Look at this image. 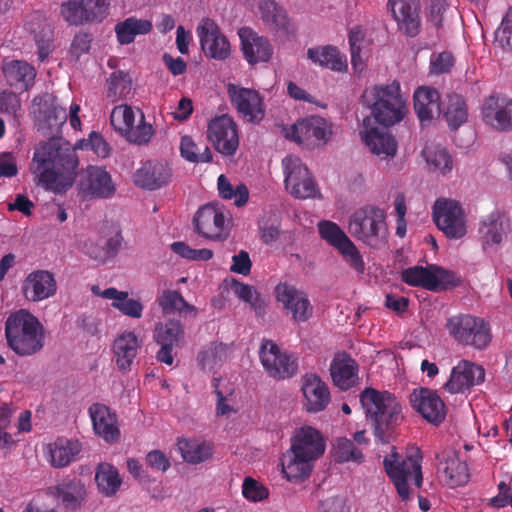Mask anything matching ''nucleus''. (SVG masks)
Instances as JSON below:
<instances>
[{
    "mask_svg": "<svg viewBox=\"0 0 512 512\" xmlns=\"http://www.w3.org/2000/svg\"><path fill=\"white\" fill-rule=\"evenodd\" d=\"M76 149H90L97 156L105 158L110 149L101 134L92 132L89 139L78 141L75 147L62 138H53L36 148L31 171L46 190L64 193L73 184L78 157Z\"/></svg>",
    "mask_w": 512,
    "mask_h": 512,
    "instance_id": "nucleus-1",
    "label": "nucleus"
},
{
    "mask_svg": "<svg viewBox=\"0 0 512 512\" xmlns=\"http://www.w3.org/2000/svg\"><path fill=\"white\" fill-rule=\"evenodd\" d=\"M359 400L375 438L383 444L393 440L404 420L402 405L396 396L388 391L365 388Z\"/></svg>",
    "mask_w": 512,
    "mask_h": 512,
    "instance_id": "nucleus-2",
    "label": "nucleus"
},
{
    "mask_svg": "<svg viewBox=\"0 0 512 512\" xmlns=\"http://www.w3.org/2000/svg\"><path fill=\"white\" fill-rule=\"evenodd\" d=\"M8 346L19 356H31L42 350L44 329L36 316L25 309L9 315L5 323Z\"/></svg>",
    "mask_w": 512,
    "mask_h": 512,
    "instance_id": "nucleus-3",
    "label": "nucleus"
},
{
    "mask_svg": "<svg viewBox=\"0 0 512 512\" xmlns=\"http://www.w3.org/2000/svg\"><path fill=\"white\" fill-rule=\"evenodd\" d=\"M363 101L370 108L375 121L384 127L401 122L407 113L406 101L396 81L366 89Z\"/></svg>",
    "mask_w": 512,
    "mask_h": 512,
    "instance_id": "nucleus-4",
    "label": "nucleus"
},
{
    "mask_svg": "<svg viewBox=\"0 0 512 512\" xmlns=\"http://www.w3.org/2000/svg\"><path fill=\"white\" fill-rule=\"evenodd\" d=\"M421 459L420 449L412 448L406 460L401 459V456L394 452L383 460L385 471L393 481L397 493L403 500H407L410 496L407 481L411 476H413L416 486L420 487L422 484Z\"/></svg>",
    "mask_w": 512,
    "mask_h": 512,
    "instance_id": "nucleus-5",
    "label": "nucleus"
},
{
    "mask_svg": "<svg viewBox=\"0 0 512 512\" xmlns=\"http://www.w3.org/2000/svg\"><path fill=\"white\" fill-rule=\"evenodd\" d=\"M349 231L356 239L368 245H376L387 235L385 211L374 205L357 209L350 217Z\"/></svg>",
    "mask_w": 512,
    "mask_h": 512,
    "instance_id": "nucleus-6",
    "label": "nucleus"
},
{
    "mask_svg": "<svg viewBox=\"0 0 512 512\" xmlns=\"http://www.w3.org/2000/svg\"><path fill=\"white\" fill-rule=\"evenodd\" d=\"M446 329L458 343L476 349L485 348L491 340L488 323L471 315L461 314L449 318Z\"/></svg>",
    "mask_w": 512,
    "mask_h": 512,
    "instance_id": "nucleus-7",
    "label": "nucleus"
},
{
    "mask_svg": "<svg viewBox=\"0 0 512 512\" xmlns=\"http://www.w3.org/2000/svg\"><path fill=\"white\" fill-rule=\"evenodd\" d=\"M282 165L285 188L292 196L297 199H307L314 198L319 194L317 184L300 158L288 155L282 160Z\"/></svg>",
    "mask_w": 512,
    "mask_h": 512,
    "instance_id": "nucleus-8",
    "label": "nucleus"
},
{
    "mask_svg": "<svg viewBox=\"0 0 512 512\" xmlns=\"http://www.w3.org/2000/svg\"><path fill=\"white\" fill-rule=\"evenodd\" d=\"M433 220L448 238L459 239L466 234L464 212L455 200L445 198L436 200L433 206Z\"/></svg>",
    "mask_w": 512,
    "mask_h": 512,
    "instance_id": "nucleus-9",
    "label": "nucleus"
},
{
    "mask_svg": "<svg viewBox=\"0 0 512 512\" xmlns=\"http://www.w3.org/2000/svg\"><path fill=\"white\" fill-rule=\"evenodd\" d=\"M107 0H67L61 5L64 19L71 25L102 22L108 15Z\"/></svg>",
    "mask_w": 512,
    "mask_h": 512,
    "instance_id": "nucleus-10",
    "label": "nucleus"
},
{
    "mask_svg": "<svg viewBox=\"0 0 512 512\" xmlns=\"http://www.w3.org/2000/svg\"><path fill=\"white\" fill-rule=\"evenodd\" d=\"M195 231L210 240H225L228 235L226 215L222 207L215 203L202 206L193 218Z\"/></svg>",
    "mask_w": 512,
    "mask_h": 512,
    "instance_id": "nucleus-11",
    "label": "nucleus"
},
{
    "mask_svg": "<svg viewBox=\"0 0 512 512\" xmlns=\"http://www.w3.org/2000/svg\"><path fill=\"white\" fill-rule=\"evenodd\" d=\"M259 357L268 375L278 380L292 377L298 368L296 360L272 340L262 342Z\"/></svg>",
    "mask_w": 512,
    "mask_h": 512,
    "instance_id": "nucleus-12",
    "label": "nucleus"
},
{
    "mask_svg": "<svg viewBox=\"0 0 512 512\" xmlns=\"http://www.w3.org/2000/svg\"><path fill=\"white\" fill-rule=\"evenodd\" d=\"M275 293L277 300L294 322L304 323L313 316L314 309L306 292L293 285L280 283L276 286Z\"/></svg>",
    "mask_w": 512,
    "mask_h": 512,
    "instance_id": "nucleus-13",
    "label": "nucleus"
},
{
    "mask_svg": "<svg viewBox=\"0 0 512 512\" xmlns=\"http://www.w3.org/2000/svg\"><path fill=\"white\" fill-rule=\"evenodd\" d=\"M207 137L215 150L225 156H232L239 146V138L236 124L227 115H222L210 121L207 129Z\"/></svg>",
    "mask_w": 512,
    "mask_h": 512,
    "instance_id": "nucleus-14",
    "label": "nucleus"
},
{
    "mask_svg": "<svg viewBox=\"0 0 512 512\" xmlns=\"http://www.w3.org/2000/svg\"><path fill=\"white\" fill-rule=\"evenodd\" d=\"M412 407L429 423L439 426L447 416V406L438 392L421 387L410 395Z\"/></svg>",
    "mask_w": 512,
    "mask_h": 512,
    "instance_id": "nucleus-15",
    "label": "nucleus"
},
{
    "mask_svg": "<svg viewBox=\"0 0 512 512\" xmlns=\"http://www.w3.org/2000/svg\"><path fill=\"white\" fill-rule=\"evenodd\" d=\"M330 135V126L320 116L303 118L291 127V138L307 148H313L326 143Z\"/></svg>",
    "mask_w": 512,
    "mask_h": 512,
    "instance_id": "nucleus-16",
    "label": "nucleus"
},
{
    "mask_svg": "<svg viewBox=\"0 0 512 512\" xmlns=\"http://www.w3.org/2000/svg\"><path fill=\"white\" fill-rule=\"evenodd\" d=\"M454 275L436 266H413L404 269L401 274L402 281L410 286L422 287L430 291H438L451 283Z\"/></svg>",
    "mask_w": 512,
    "mask_h": 512,
    "instance_id": "nucleus-17",
    "label": "nucleus"
},
{
    "mask_svg": "<svg viewBox=\"0 0 512 512\" xmlns=\"http://www.w3.org/2000/svg\"><path fill=\"white\" fill-rule=\"evenodd\" d=\"M484 123L499 132L512 131V99L502 95L487 97L482 105Z\"/></svg>",
    "mask_w": 512,
    "mask_h": 512,
    "instance_id": "nucleus-18",
    "label": "nucleus"
},
{
    "mask_svg": "<svg viewBox=\"0 0 512 512\" xmlns=\"http://www.w3.org/2000/svg\"><path fill=\"white\" fill-rule=\"evenodd\" d=\"M485 380V370L481 365L461 360L452 368L448 381L443 385L450 394L464 393Z\"/></svg>",
    "mask_w": 512,
    "mask_h": 512,
    "instance_id": "nucleus-19",
    "label": "nucleus"
},
{
    "mask_svg": "<svg viewBox=\"0 0 512 512\" xmlns=\"http://www.w3.org/2000/svg\"><path fill=\"white\" fill-rule=\"evenodd\" d=\"M511 231L509 217L501 211H493L483 217L479 223V239L483 251L500 245Z\"/></svg>",
    "mask_w": 512,
    "mask_h": 512,
    "instance_id": "nucleus-20",
    "label": "nucleus"
},
{
    "mask_svg": "<svg viewBox=\"0 0 512 512\" xmlns=\"http://www.w3.org/2000/svg\"><path fill=\"white\" fill-rule=\"evenodd\" d=\"M325 451V441L321 433L311 426L298 429L291 439L289 452L311 462L318 459Z\"/></svg>",
    "mask_w": 512,
    "mask_h": 512,
    "instance_id": "nucleus-21",
    "label": "nucleus"
},
{
    "mask_svg": "<svg viewBox=\"0 0 512 512\" xmlns=\"http://www.w3.org/2000/svg\"><path fill=\"white\" fill-rule=\"evenodd\" d=\"M202 50L211 58L224 60L230 55V43L216 23L205 18L197 28Z\"/></svg>",
    "mask_w": 512,
    "mask_h": 512,
    "instance_id": "nucleus-22",
    "label": "nucleus"
},
{
    "mask_svg": "<svg viewBox=\"0 0 512 512\" xmlns=\"http://www.w3.org/2000/svg\"><path fill=\"white\" fill-rule=\"evenodd\" d=\"M385 128L372 125L371 118L367 117L363 120V130L360 132L369 150L382 159L394 157L397 152V141Z\"/></svg>",
    "mask_w": 512,
    "mask_h": 512,
    "instance_id": "nucleus-23",
    "label": "nucleus"
},
{
    "mask_svg": "<svg viewBox=\"0 0 512 512\" xmlns=\"http://www.w3.org/2000/svg\"><path fill=\"white\" fill-rule=\"evenodd\" d=\"M33 114L43 128L53 129L67 120L66 109L61 107L56 96L45 93L33 99Z\"/></svg>",
    "mask_w": 512,
    "mask_h": 512,
    "instance_id": "nucleus-24",
    "label": "nucleus"
},
{
    "mask_svg": "<svg viewBox=\"0 0 512 512\" xmlns=\"http://www.w3.org/2000/svg\"><path fill=\"white\" fill-rule=\"evenodd\" d=\"M33 114L43 128L53 129L67 120L66 109L61 107L56 96L45 93L33 99Z\"/></svg>",
    "mask_w": 512,
    "mask_h": 512,
    "instance_id": "nucleus-25",
    "label": "nucleus"
},
{
    "mask_svg": "<svg viewBox=\"0 0 512 512\" xmlns=\"http://www.w3.org/2000/svg\"><path fill=\"white\" fill-rule=\"evenodd\" d=\"M228 94L232 104L245 119L251 122L263 119V99L256 90L229 85Z\"/></svg>",
    "mask_w": 512,
    "mask_h": 512,
    "instance_id": "nucleus-26",
    "label": "nucleus"
},
{
    "mask_svg": "<svg viewBox=\"0 0 512 512\" xmlns=\"http://www.w3.org/2000/svg\"><path fill=\"white\" fill-rule=\"evenodd\" d=\"M79 189L85 197L109 198L115 193L110 174L103 168L89 166L82 175Z\"/></svg>",
    "mask_w": 512,
    "mask_h": 512,
    "instance_id": "nucleus-27",
    "label": "nucleus"
},
{
    "mask_svg": "<svg viewBox=\"0 0 512 512\" xmlns=\"http://www.w3.org/2000/svg\"><path fill=\"white\" fill-rule=\"evenodd\" d=\"M301 390L307 412H321L327 408L331 401L328 385L315 373H307L302 377Z\"/></svg>",
    "mask_w": 512,
    "mask_h": 512,
    "instance_id": "nucleus-28",
    "label": "nucleus"
},
{
    "mask_svg": "<svg viewBox=\"0 0 512 512\" xmlns=\"http://www.w3.org/2000/svg\"><path fill=\"white\" fill-rule=\"evenodd\" d=\"M329 371L333 384L341 391H347L359 384V365L346 352L334 356Z\"/></svg>",
    "mask_w": 512,
    "mask_h": 512,
    "instance_id": "nucleus-29",
    "label": "nucleus"
},
{
    "mask_svg": "<svg viewBox=\"0 0 512 512\" xmlns=\"http://www.w3.org/2000/svg\"><path fill=\"white\" fill-rule=\"evenodd\" d=\"M238 34L244 58L249 64L255 65L259 62H268L271 59L273 48L267 38L259 36L248 27L239 29Z\"/></svg>",
    "mask_w": 512,
    "mask_h": 512,
    "instance_id": "nucleus-30",
    "label": "nucleus"
},
{
    "mask_svg": "<svg viewBox=\"0 0 512 512\" xmlns=\"http://www.w3.org/2000/svg\"><path fill=\"white\" fill-rule=\"evenodd\" d=\"M89 414L92 420L93 429L97 435L108 443L117 442L120 438L118 419L115 412L100 403L90 406Z\"/></svg>",
    "mask_w": 512,
    "mask_h": 512,
    "instance_id": "nucleus-31",
    "label": "nucleus"
},
{
    "mask_svg": "<svg viewBox=\"0 0 512 512\" xmlns=\"http://www.w3.org/2000/svg\"><path fill=\"white\" fill-rule=\"evenodd\" d=\"M22 290L26 299L39 302L55 295L57 285L51 272L37 270L26 277Z\"/></svg>",
    "mask_w": 512,
    "mask_h": 512,
    "instance_id": "nucleus-32",
    "label": "nucleus"
},
{
    "mask_svg": "<svg viewBox=\"0 0 512 512\" xmlns=\"http://www.w3.org/2000/svg\"><path fill=\"white\" fill-rule=\"evenodd\" d=\"M438 471L451 487L462 486L469 480L467 464L461 461L455 451L447 450L437 454Z\"/></svg>",
    "mask_w": 512,
    "mask_h": 512,
    "instance_id": "nucleus-33",
    "label": "nucleus"
},
{
    "mask_svg": "<svg viewBox=\"0 0 512 512\" xmlns=\"http://www.w3.org/2000/svg\"><path fill=\"white\" fill-rule=\"evenodd\" d=\"M49 494L57 498L66 509L76 510L85 501L87 491L79 478H66L49 487Z\"/></svg>",
    "mask_w": 512,
    "mask_h": 512,
    "instance_id": "nucleus-34",
    "label": "nucleus"
},
{
    "mask_svg": "<svg viewBox=\"0 0 512 512\" xmlns=\"http://www.w3.org/2000/svg\"><path fill=\"white\" fill-rule=\"evenodd\" d=\"M413 99L414 110L421 125L429 124L436 114L440 115L442 101L435 88L419 87L415 90Z\"/></svg>",
    "mask_w": 512,
    "mask_h": 512,
    "instance_id": "nucleus-35",
    "label": "nucleus"
},
{
    "mask_svg": "<svg viewBox=\"0 0 512 512\" xmlns=\"http://www.w3.org/2000/svg\"><path fill=\"white\" fill-rule=\"evenodd\" d=\"M171 176L170 169L159 162H146L134 174V182L138 187L156 190L166 185Z\"/></svg>",
    "mask_w": 512,
    "mask_h": 512,
    "instance_id": "nucleus-36",
    "label": "nucleus"
},
{
    "mask_svg": "<svg viewBox=\"0 0 512 512\" xmlns=\"http://www.w3.org/2000/svg\"><path fill=\"white\" fill-rule=\"evenodd\" d=\"M3 73L7 83L18 90L30 89L36 77L35 68L21 60H12L3 66Z\"/></svg>",
    "mask_w": 512,
    "mask_h": 512,
    "instance_id": "nucleus-37",
    "label": "nucleus"
},
{
    "mask_svg": "<svg viewBox=\"0 0 512 512\" xmlns=\"http://www.w3.org/2000/svg\"><path fill=\"white\" fill-rule=\"evenodd\" d=\"M138 348V338L133 332H124L115 339L113 345L115 361L121 371L131 369Z\"/></svg>",
    "mask_w": 512,
    "mask_h": 512,
    "instance_id": "nucleus-38",
    "label": "nucleus"
},
{
    "mask_svg": "<svg viewBox=\"0 0 512 512\" xmlns=\"http://www.w3.org/2000/svg\"><path fill=\"white\" fill-rule=\"evenodd\" d=\"M440 114L447 122L451 130H456L468 119V109L464 98L456 93H451L441 102Z\"/></svg>",
    "mask_w": 512,
    "mask_h": 512,
    "instance_id": "nucleus-39",
    "label": "nucleus"
},
{
    "mask_svg": "<svg viewBox=\"0 0 512 512\" xmlns=\"http://www.w3.org/2000/svg\"><path fill=\"white\" fill-rule=\"evenodd\" d=\"M49 462L55 468L69 465L81 451V443L77 440L58 438L49 444Z\"/></svg>",
    "mask_w": 512,
    "mask_h": 512,
    "instance_id": "nucleus-40",
    "label": "nucleus"
},
{
    "mask_svg": "<svg viewBox=\"0 0 512 512\" xmlns=\"http://www.w3.org/2000/svg\"><path fill=\"white\" fill-rule=\"evenodd\" d=\"M308 58L321 67L329 68L333 71H344L347 69V60L340 51L333 46L327 45L323 47L309 48L307 52Z\"/></svg>",
    "mask_w": 512,
    "mask_h": 512,
    "instance_id": "nucleus-41",
    "label": "nucleus"
},
{
    "mask_svg": "<svg viewBox=\"0 0 512 512\" xmlns=\"http://www.w3.org/2000/svg\"><path fill=\"white\" fill-rule=\"evenodd\" d=\"M128 296V292L119 291L114 287L107 288L101 293V297L112 300V307L119 310L123 315L136 319L141 318L143 305L138 300L130 299Z\"/></svg>",
    "mask_w": 512,
    "mask_h": 512,
    "instance_id": "nucleus-42",
    "label": "nucleus"
},
{
    "mask_svg": "<svg viewBox=\"0 0 512 512\" xmlns=\"http://www.w3.org/2000/svg\"><path fill=\"white\" fill-rule=\"evenodd\" d=\"M95 481L99 491L107 497L115 495L122 484L118 470L107 462L98 464Z\"/></svg>",
    "mask_w": 512,
    "mask_h": 512,
    "instance_id": "nucleus-43",
    "label": "nucleus"
},
{
    "mask_svg": "<svg viewBox=\"0 0 512 512\" xmlns=\"http://www.w3.org/2000/svg\"><path fill=\"white\" fill-rule=\"evenodd\" d=\"M106 98L111 103L126 100L132 90V79L129 73L121 70L114 71L106 81Z\"/></svg>",
    "mask_w": 512,
    "mask_h": 512,
    "instance_id": "nucleus-44",
    "label": "nucleus"
},
{
    "mask_svg": "<svg viewBox=\"0 0 512 512\" xmlns=\"http://www.w3.org/2000/svg\"><path fill=\"white\" fill-rule=\"evenodd\" d=\"M152 30V23L148 20L127 18L116 24L115 32L120 44H130L137 35H144Z\"/></svg>",
    "mask_w": 512,
    "mask_h": 512,
    "instance_id": "nucleus-45",
    "label": "nucleus"
},
{
    "mask_svg": "<svg viewBox=\"0 0 512 512\" xmlns=\"http://www.w3.org/2000/svg\"><path fill=\"white\" fill-rule=\"evenodd\" d=\"M153 337L158 345L177 347L184 338V329L179 320H168L156 324Z\"/></svg>",
    "mask_w": 512,
    "mask_h": 512,
    "instance_id": "nucleus-46",
    "label": "nucleus"
},
{
    "mask_svg": "<svg viewBox=\"0 0 512 512\" xmlns=\"http://www.w3.org/2000/svg\"><path fill=\"white\" fill-rule=\"evenodd\" d=\"M263 20L277 31L289 34L293 31L287 13L273 0H265L260 4Z\"/></svg>",
    "mask_w": 512,
    "mask_h": 512,
    "instance_id": "nucleus-47",
    "label": "nucleus"
},
{
    "mask_svg": "<svg viewBox=\"0 0 512 512\" xmlns=\"http://www.w3.org/2000/svg\"><path fill=\"white\" fill-rule=\"evenodd\" d=\"M398 30L407 37H416L420 33L421 20L416 7L412 5L404 9L392 11Z\"/></svg>",
    "mask_w": 512,
    "mask_h": 512,
    "instance_id": "nucleus-48",
    "label": "nucleus"
},
{
    "mask_svg": "<svg viewBox=\"0 0 512 512\" xmlns=\"http://www.w3.org/2000/svg\"><path fill=\"white\" fill-rule=\"evenodd\" d=\"M183 459L191 464H198L206 461L212 456L211 445L205 442L180 439L177 443Z\"/></svg>",
    "mask_w": 512,
    "mask_h": 512,
    "instance_id": "nucleus-49",
    "label": "nucleus"
},
{
    "mask_svg": "<svg viewBox=\"0 0 512 512\" xmlns=\"http://www.w3.org/2000/svg\"><path fill=\"white\" fill-rule=\"evenodd\" d=\"M312 470L311 461L299 458L288 451L286 460L282 462V472L289 481L298 482L309 477Z\"/></svg>",
    "mask_w": 512,
    "mask_h": 512,
    "instance_id": "nucleus-50",
    "label": "nucleus"
},
{
    "mask_svg": "<svg viewBox=\"0 0 512 512\" xmlns=\"http://www.w3.org/2000/svg\"><path fill=\"white\" fill-rule=\"evenodd\" d=\"M320 237L338 252L347 246L351 240L338 224L329 220L318 223Z\"/></svg>",
    "mask_w": 512,
    "mask_h": 512,
    "instance_id": "nucleus-51",
    "label": "nucleus"
},
{
    "mask_svg": "<svg viewBox=\"0 0 512 512\" xmlns=\"http://www.w3.org/2000/svg\"><path fill=\"white\" fill-rule=\"evenodd\" d=\"M183 158L193 163H207L212 161L210 148L204 144H197L190 136H183L180 143Z\"/></svg>",
    "mask_w": 512,
    "mask_h": 512,
    "instance_id": "nucleus-52",
    "label": "nucleus"
},
{
    "mask_svg": "<svg viewBox=\"0 0 512 512\" xmlns=\"http://www.w3.org/2000/svg\"><path fill=\"white\" fill-rule=\"evenodd\" d=\"M159 306L162 308L164 314H170L174 311L185 313H196L194 306L188 304L182 295L175 290H165L157 298Z\"/></svg>",
    "mask_w": 512,
    "mask_h": 512,
    "instance_id": "nucleus-53",
    "label": "nucleus"
},
{
    "mask_svg": "<svg viewBox=\"0 0 512 512\" xmlns=\"http://www.w3.org/2000/svg\"><path fill=\"white\" fill-rule=\"evenodd\" d=\"M219 195L223 199H234V204L243 206L249 199V191L246 185L239 184L234 188L225 175L221 174L217 180Z\"/></svg>",
    "mask_w": 512,
    "mask_h": 512,
    "instance_id": "nucleus-54",
    "label": "nucleus"
},
{
    "mask_svg": "<svg viewBox=\"0 0 512 512\" xmlns=\"http://www.w3.org/2000/svg\"><path fill=\"white\" fill-rule=\"evenodd\" d=\"M335 459L339 463L344 462H355L362 463L364 461V455L362 451L356 447L354 441L341 437L336 440L334 445Z\"/></svg>",
    "mask_w": 512,
    "mask_h": 512,
    "instance_id": "nucleus-55",
    "label": "nucleus"
},
{
    "mask_svg": "<svg viewBox=\"0 0 512 512\" xmlns=\"http://www.w3.org/2000/svg\"><path fill=\"white\" fill-rule=\"evenodd\" d=\"M424 156L431 169L439 171L442 174H446L452 170V158L445 148H427L424 150Z\"/></svg>",
    "mask_w": 512,
    "mask_h": 512,
    "instance_id": "nucleus-56",
    "label": "nucleus"
},
{
    "mask_svg": "<svg viewBox=\"0 0 512 512\" xmlns=\"http://www.w3.org/2000/svg\"><path fill=\"white\" fill-rule=\"evenodd\" d=\"M228 356V348L223 344H211L198 355V362L203 369H213Z\"/></svg>",
    "mask_w": 512,
    "mask_h": 512,
    "instance_id": "nucleus-57",
    "label": "nucleus"
},
{
    "mask_svg": "<svg viewBox=\"0 0 512 512\" xmlns=\"http://www.w3.org/2000/svg\"><path fill=\"white\" fill-rule=\"evenodd\" d=\"M111 125L124 135L135 123V112L131 106H115L110 115Z\"/></svg>",
    "mask_w": 512,
    "mask_h": 512,
    "instance_id": "nucleus-58",
    "label": "nucleus"
},
{
    "mask_svg": "<svg viewBox=\"0 0 512 512\" xmlns=\"http://www.w3.org/2000/svg\"><path fill=\"white\" fill-rule=\"evenodd\" d=\"M140 115V123L127 131L124 136L130 142L137 145H146L154 134V129L151 124L145 123V117L140 109H137Z\"/></svg>",
    "mask_w": 512,
    "mask_h": 512,
    "instance_id": "nucleus-59",
    "label": "nucleus"
},
{
    "mask_svg": "<svg viewBox=\"0 0 512 512\" xmlns=\"http://www.w3.org/2000/svg\"><path fill=\"white\" fill-rule=\"evenodd\" d=\"M21 101L18 95L9 90L0 92V112L17 120L20 116Z\"/></svg>",
    "mask_w": 512,
    "mask_h": 512,
    "instance_id": "nucleus-60",
    "label": "nucleus"
},
{
    "mask_svg": "<svg viewBox=\"0 0 512 512\" xmlns=\"http://www.w3.org/2000/svg\"><path fill=\"white\" fill-rule=\"evenodd\" d=\"M243 496L252 502L262 501L269 496L268 490L258 481L251 477H246L242 484Z\"/></svg>",
    "mask_w": 512,
    "mask_h": 512,
    "instance_id": "nucleus-61",
    "label": "nucleus"
},
{
    "mask_svg": "<svg viewBox=\"0 0 512 512\" xmlns=\"http://www.w3.org/2000/svg\"><path fill=\"white\" fill-rule=\"evenodd\" d=\"M496 40L503 48L512 50V8L503 17L496 31Z\"/></svg>",
    "mask_w": 512,
    "mask_h": 512,
    "instance_id": "nucleus-62",
    "label": "nucleus"
},
{
    "mask_svg": "<svg viewBox=\"0 0 512 512\" xmlns=\"http://www.w3.org/2000/svg\"><path fill=\"white\" fill-rule=\"evenodd\" d=\"M339 253L344 257L349 266L353 268L357 273H364L365 263L359 250L352 241L347 246L342 248Z\"/></svg>",
    "mask_w": 512,
    "mask_h": 512,
    "instance_id": "nucleus-63",
    "label": "nucleus"
},
{
    "mask_svg": "<svg viewBox=\"0 0 512 512\" xmlns=\"http://www.w3.org/2000/svg\"><path fill=\"white\" fill-rule=\"evenodd\" d=\"M454 66V57L450 52H441L431 60V72L437 75L450 72Z\"/></svg>",
    "mask_w": 512,
    "mask_h": 512,
    "instance_id": "nucleus-64",
    "label": "nucleus"
}]
</instances>
